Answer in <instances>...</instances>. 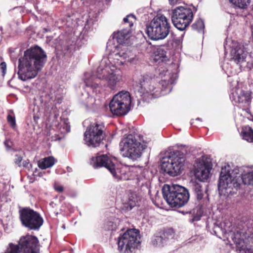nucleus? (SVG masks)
Instances as JSON below:
<instances>
[{"label": "nucleus", "mask_w": 253, "mask_h": 253, "mask_svg": "<svg viewBox=\"0 0 253 253\" xmlns=\"http://www.w3.org/2000/svg\"><path fill=\"white\" fill-rule=\"evenodd\" d=\"M1 237V233L0 232V237Z\"/></svg>", "instance_id": "obj_50"}, {"label": "nucleus", "mask_w": 253, "mask_h": 253, "mask_svg": "<svg viewBox=\"0 0 253 253\" xmlns=\"http://www.w3.org/2000/svg\"><path fill=\"white\" fill-rule=\"evenodd\" d=\"M22 160V158L20 156L17 155H16V158L15 159V163L18 165L19 166H20L21 162Z\"/></svg>", "instance_id": "obj_41"}, {"label": "nucleus", "mask_w": 253, "mask_h": 253, "mask_svg": "<svg viewBox=\"0 0 253 253\" xmlns=\"http://www.w3.org/2000/svg\"><path fill=\"white\" fill-rule=\"evenodd\" d=\"M4 253H39L38 240L31 235L23 236L18 245L10 243Z\"/></svg>", "instance_id": "obj_11"}, {"label": "nucleus", "mask_w": 253, "mask_h": 253, "mask_svg": "<svg viewBox=\"0 0 253 253\" xmlns=\"http://www.w3.org/2000/svg\"><path fill=\"white\" fill-rule=\"evenodd\" d=\"M192 26L194 30L199 32L202 33L204 32L205 25L203 21L201 19L197 20Z\"/></svg>", "instance_id": "obj_34"}, {"label": "nucleus", "mask_w": 253, "mask_h": 253, "mask_svg": "<svg viewBox=\"0 0 253 253\" xmlns=\"http://www.w3.org/2000/svg\"><path fill=\"white\" fill-rule=\"evenodd\" d=\"M169 3L171 5H176L181 3L182 0H169Z\"/></svg>", "instance_id": "obj_42"}, {"label": "nucleus", "mask_w": 253, "mask_h": 253, "mask_svg": "<svg viewBox=\"0 0 253 253\" xmlns=\"http://www.w3.org/2000/svg\"><path fill=\"white\" fill-rule=\"evenodd\" d=\"M190 185L201 207H202L204 205L207 204L208 202V196L206 193V185L201 181L192 180L190 181Z\"/></svg>", "instance_id": "obj_18"}, {"label": "nucleus", "mask_w": 253, "mask_h": 253, "mask_svg": "<svg viewBox=\"0 0 253 253\" xmlns=\"http://www.w3.org/2000/svg\"><path fill=\"white\" fill-rule=\"evenodd\" d=\"M0 69H1L3 75H4L6 71V64L5 62H2L0 63Z\"/></svg>", "instance_id": "obj_37"}, {"label": "nucleus", "mask_w": 253, "mask_h": 253, "mask_svg": "<svg viewBox=\"0 0 253 253\" xmlns=\"http://www.w3.org/2000/svg\"><path fill=\"white\" fill-rule=\"evenodd\" d=\"M61 139V137H57V138H55V139H54V140H57V139H58V140H59V139Z\"/></svg>", "instance_id": "obj_44"}, {"label": "nucleus", "mask_w": 253, "mask_h": 253, "mask_svg": "<svg viewBox=\"0 0 253 253\" xmlns=\"http://www.w3.org/2000/svg\"><path fill=\"white\" fill-rule=\"evenodd\" d=\"M7 122L12 127L15 126L16 122L14 117L11 116V115H8L7 116Z\"/></svg>", "instance_id": "obj_36"}, {"label": "nucleus", "mask_w": 253, "mask_h": 253, "mask_svg": "<svg viewBox=\"0 0 253 253\" xmlns=\"http://www.w3.org/2000/svg\"><path fill=\"white\" fill-rule=\"evenodd\" d=\"M184 162V154L180 151H175L168 157L162 158L161 168L165 173L175 176L181 173Z\"/></svg>", "instance_id": "obj_8"}, {"label": "nucleus", "mask_w": 253, "mask_h": 253, "mask_svg": "<svg viewBox=\"0 0 253 253\" xmlns=\"http://www.w3.org/2000/svg\"><path fill=\"white\" fill-rule=\"evenodd\" d=\"M131 98L129 92L122 90L115 94L111 100L109 107L114 115L124 116L130 111Z\"/></svg>", "instance_id": "obj_10"}, {"label": "nucleus", "mask_w": 253, "mask_h": 253, "mask_svg": "<svg viewBox=\"0 0 253 253\" xmlns=\"http://www.w3.org/2000/svg\"><path fill=\"white\" fill-rule=\"evenodd\" d=\"M96 21V16L89 13L84 15L81 19H78L77 23L78 25H81L84 26V29L86 31H88L92 29L93 25Z\"/></svg>", "instance_id": "obj_21"}, {"label": "nucleus", "mask_w": 253, "mask_h": 253, "mask_svg": "<svg viewBox=\"0 0 253 253\" xmlns=\"http://www.w3.org/2000/svg\"><path fill=\"white\" fill-rule=\"evenodd\" d=\"M26 164H25V165H24V167H26Z\"/></svg>", "instance_id": "obj_47"}, {"label": "nucleus", "mask_w": 253, "mask_h": 253, "mask_svg": "<svg viewBox=\"0 0 253 253\" xmlns=\"http://www.w3.org/2000/svg\"><path fill=\"white\" fill-rule=\"evenodd\" d=\"M86 74H89V76H90V78L93 79L92 84H94V83L96 82V79H98L97 70L96 71V76L92 75L91 72H86L84 74V81L86 86V89L80 96V100L82 104L84 105L86 108H89L93 107V105L95 103L96 100L94 96L89 94V91L91 90L93 93H95V94H97V92H100V89L102 87H109L105 84V83L103 82L101 79H99V80L97 81L99 84L98 87H94L87 85L85 82V79L87 78Z\"/></svg>", "instance_id": "obj_13"}, {"label": "nucleus", "mask_w": 253, "mask_h": 253, "mask_svg": "<svg viewBox=\"0 0 253 253\" xmlns=\"http://www.w3.org/2000/svg\"><path fill=\"white\" fill-rule=\"evenodd\" d=\"M193 124H194L193 120H192V121H191V125H193Z\"/></svg>", "instance_id": "obj_45"}, {"label": "nucleus", "mask_w": 253, "mask_h": 253, "mask_svg": "<svg viewBox=\"0 0 253 253\" xmlns=\"http://www.w3.org/2000/svg\"><path fill=\"white\" fill-rule=\"evenodd\" d=\"M104 126L101 123H95L90 125L84 133L85 144L93 147L98 146L104 137Z\"/></svg>", "instance_id": "obj_16"}, {"label": "nucleus", "mask_w": 253, "mask_h": 253, "mask_svg": "<svg viewBox=\"0 0 253 253\" xmlns=\"http://www.w3.org/2000/svg\"><path fill=\"white\" fill-rule=\"evenodd\" d=\"M170 29L167 18L163 15H158L147 25L146 34L152 40H163L168 36Z\"/></svg>", "instance_id": "obj_7"}, {"label": "nucleus", "mask_w": 253, "mask_h": 253, "mask_svg": "<svg viewBox=\"0 0 253 253\" xmlns=\"http://www.w3.org/2000/svg\"><path fill=\"white\" fill-rule=\"evenodd\" d=\"M155 83L147 77L143 76L139 84L136 85L135 91L144 99H151L158 97L161 95V91L159 87L155 86Z\"/></svg>", "instance_id": "obj_14"}, {"label": "nucleus", "mask_w": 253, "mask_h": 253, "mask_svg": "<svg viewBox=\"0 0 253 253\" xmlns=\"http://www.w3.org/2000/svg\"><path fill=\"white\" fill-rule=\"evenodd\" d=\"M230 98L232 102L240 104V107H247L251 103L250 93L245 92L239 87H235L232 89Z\"/></svg>", "instance_id": "obj_19"}, {"label": "nucleus", "mask_w": 253, "mask_h": 253, "mask_svg": "<svg viewBox=\"0 0 253 253\" xmlns=\"http://www.w3.org/2000/svg\"><path fill=\"white\" fill-rule=\"evenodd\" d=\"M104 227L106 230H115L117 229V225L116 222L109 220L105 223Z\"/></svg>", "instance_id": "obj_35"}, {"label": "nucleus", "mask_w": 253, "mask_h": 253, "mask_svg": "<svg viewBox=\"0 0 253 253\" xmlns=\"http://www.w3.org/2000/svg\"><path fill=\"white\" fill-rule=\"evenodd\" d=\"M138 60V58L130 51L122 49L109 57L102 59L97 68L98 79L94 84H92L93 79L89 74H86L87 78L85 82L87 85L96 87L99 86L97 81L101 79L110 89L115 90L123 82V71L119 66L123 65L126 61L136 64Z\"/></svg>", "instance_id": "obj_1"}, {"label": "nucleus", "mask_w": 253, "mask_h": 253, "mask_svg": "<svg viewBox=\"0 0 253 253\" xmlns=\"http://www.w3.org/2000/svg\"><path fill=\"white\" fill-rule=\"evenodd\" d=\"M63 228H65V226L64 225L63 226Z\"/></svg>", "instance_id": "obj_49"}, {"label": "nucleus", "mask_w": 253, "mask_h": 253, "mask_svg": "<svg viewBox=\"0 0 253 253\" xmlns=\"http://www.w3.org/2000/svg\"><path fill=\"white\" fill-rule=\"evenodd\" d=\"M231 46L226 43L224 45L225 52H226L227 48H231L230 53V60L239 66V68L242 66V64L245 62L247 53L244 50L243 47L237 43H233Z\"/></svg>", "instance_id": "obj_17"}, {"label": "nucleus", "mask_w": 253, "mask_h": 253, "mask_svg": "<svg viewBox=\"0 0 253 253\" xmlns=\"http://www.w3.org/2000/svg\"><path fill=\"white\" fill-rule=\"evenodd\" d=\"M139 231L135 229L127 230L118 238V249L120 253H132L140 243Z\"/></svg>", "instance_id": "obj_9"}, {"label": "nucleus", "mask_w": 253, "mask_h": 253, "mask_svg": "<svg viewBox=\"0 0 253 253\" xmlns=\"http://www.w3.org/2000/svg\"><path fill=\"white\" fill-rule=\"evenodd\" d=\"M211 168L207 165H204L196 172V175L200 181H204L209 177Z\"/></svg>", "instance_id": "obj_24"}, {"label": "nucleus", "mask_w": 253, "mask_h": 253, "mask_svg": "<svg viewBox=\"0 0 253 253\" xmlns=\"http://www.w3.org/2000/svg\"><path fill=\"white\" fill-rule=\"evenodd\" d=\"M164 198L173 208H180L189 201L190 195L187 189L177 184H165L162 188Z\"/></svg>", "instance_id": "obj_5"}, {"label": "nucleus", "mask_w": 253, "mask_h": 253, "mask_svg": "<svg viewBox=\"0 0 253 253\" xmlns=\"http://www.w3.org/2000/svg\"><path fill=\"white\" fill-rule=\"evenodd\" d=\"M115 160L107 155H102L92 157L90 164L94 168L105 167L112 174L113 177L118 180H127L133 177V173L136 169L134 167H128L120 164H115Z\"/></svg>", "instance_id": "obj_4"}, {"label": "nucleus", "mask_w": 253, "mask_h": 253, "mask_svg": "<svg viewBox=\"0 0 253 253\" xmlns=\"http://www.w3.org/2000/svg\"><path fill=\"white\" fill-rule=\"evenodd\" d=\"M167 47L162 45L159 47L154 53V59L156 62H164L169 60L167 55Z\"/></svg>", "instance_id": "obj_23"}, {"label": "nucleus", "mask_w": 253, "mask_h": 253, "mask_svg": "<svg viewBox=\"0 0 253 253\" xmlns=\"http://www.w3.org/2000/svg\"><path fill=\"white\" fill-rule=\"evenodd\" d=\"M235 6L241 9H246L250 5L251 0H229Z\"/></svg>", "instance_id": "obj_31"}, {"label": "nucleus", "mask_w": 253, "mask_h": 253, "mask_svg": "<svg viewBox=\"0 0 253 253\" xmlns=\"http://www.w3.org/2000/svg\"><path fill=\"white\" fill-rule=\"evenodd\" d=\"M167 75L168 76V77L164 79L163 81L166 82V83H167L168 85L169 84H174L177 78V74L175 73L171 74L168 70H163V71H161L159 73V76L162 78L163 77H165ZM162 81L163 82V81Z\"/></svg>", "instance_id": "obj_27"}, {"label": "nucleus", "mask_w": 253, "mask_h": 253, "mask_svg": "<svg viewBox=\"0 0 253 253\" xmlns=\"http://www.w3.org/2000/svg\"><path fill=\"white\" fill-rule=\"evenodd\" d=\"M171 235L170 231H164L155 236L152 240V244L156 247H163L168 243Z\"/></svg>", "instance_id": "obj_20"}, {"label": "nucleus", "mask_w": 253, "mask_h": 253, "mask_svg": "<svg viewBox=\"0 0 253 253\" xmlns=\"http://www.w3.org/2000/svg\"><path fill=\"white\" fill-rule=\"evenodd\" d=\"M19 214L22 225L31 230H38L43 224V219L40 214L30 208L20 210Z\"/></svg>", "instance_id": "obj_15"}, {"label": "nucleus", "mask_w": 253, "mask_h": 253, "mask_svg": "<svg viewBox=\"0 0 253 253\" xmlns=\"http://www.w3.org/2000/svg\"><path fill=\"white\" fill-rule=\"evenodd\" d=\"M47 61V55L40 47L35 46L24 51L18 60V78L22 81L35 78Z\"/></svg>", "instance_id": "obj_3"}, {"label": "nucleus", "mask_w": 253, "mask_h": 253, "mask_svg": "<svg viewBox=\"0 0 253 253\" xmlns=\"http://www.w3.org/2000/svg\"><path fill=\"white\" fill-rule=\"evenodd\" d=\"M135 21V17L132 14L127 15L123 19V24L128 26L129 29L133 26V23Z\"/></svg>", "instance_id": "obj_32"}, {"label": "nucleus", "mask_w": 253, "mask_h": 253, "mask_svg": "<svg viewBox=\"0 0 253 253\" xmlns=\"http://www.w3.org/2000/svg\"><path fill=\"white\" fill-rule=\"evenodd\" d=\"M196 121H199L200 122L202 121V119L200 118H197L196 119Z\"/></svg>", "instance_id": "obj_43"}, {"label": "nucleus", "mask_w": 253, "mask_h": 253, "mask_svg": "<svg viewBox=\"0 0 253 253\" xmlns=\"http://www.w3.org/2000/svg\"><path fill=\"white\" fill-rule=\"evenodd\" d=\"M241 135L243 138L248 142H251L253 140V130L248 126L242 127Z\"/></svg>", "instance_id": "obj_29"}, {"label": "nucleus", "mask_w": 253, "mask_h": 253, "mask_svg": "<svg viewBox=\"0 0 253 253\" xmlns=\"http://www.w3.org/2000/svg\"><path fill=\"white\" fill-rule=\"evenodd\" d=\"M140 200V197L138 196L136 194H131L129 197L128 201L130 208L132 209L133 207L136 206Z\"/></svg>", "instance_id": "obj_33"}, {"label": "nucleus", "mask_w": 253, "mask_h": 253, "mask_svg": "<svg viewBox=\"0 0 253 253\" xmlns=\"http://www.w3.org/2000/svg\"><path fill=\"white\" fill-rule=\"evenodd\" d=\"M55 190L58 192L61 193L63 191L64 187L63 186L58 184H55L54 186Z\"/></svg>", "instance_id": "obj_39"}, {"label": "nucleus", "mask_w": 253, "mask_h": 253, "mask_svg": "<svg viewBox=\"0 0 253 253\" xmlns=\"http://www.w3.org/2000/svg\"><path fill=\"white\" fill-rule=\"evenodd\" d=\"M193 16L191 9L178 6L172 10L171 21L177 29L183 31L191 23Z\"/></svg>", "instance_id": "obj_12"}, {"label": "nucleus", "mask_w": 253, "mask_h": 253, "mask_svg": "<svg viewBox=\"0 0 253 253\" xmlns=\"http://www.w3.org/2000/svg\"><path fill=\"white\" fill-rule=\"evenodd\" d=\"M4 145L7 149H9L12 146V142L9 139H6L4 142Z\"/></svg>", "instance_id": "obj_38"}, {"label": "nucleus", "mask_w": 253, "mask_h": 253, "mask_svg": "<svg viewBox=\"0 0 253 253\" xmlns=\"http://www.w3.org/2000/svg\"><path fill=\"white\" fill-rule=\"evenodd\" d=\"M241 183L253 186V170L243 171L242 168L230 170L229 165L222 167L218 184L220 196H228L236 192Z\"/></svg>", "instance_id": "obj_2"}, {"label": "nucleus", "mask_w": 253, "mask_h": 253, "mask_svg": "<svg viewBox=\"0 0 253 253\" xmlns=\"http://www.w3.org/2000/svg\"><path fill=\"white\" fill-rule=\"evenodd\" d=\"M56 162L53 157L49 156L40 160L38 162V166L41 169H44L52 167Z\"/></svg>", "instance_id": "obj_26"}, {"label": "nucleus", "mask_w": 253, "mask_h": 253, "mask_svg": "<svg viewBox=\"0 0 253 253\" xmlns=\"http://www.w3.org/2000/svg\"><path fill=\"white\" fill-rule=\"evenodd\" d=\"M222 69L225 71V72L227 75L228 77H230V75L228 74V72L231 74H232L233 73L232 71H228V64H224V65L222 67Z\"/></svg>", "instance_id": "obj_40"}, {"label": "nucleus", "mask_w": 253, "mask_h": 253, "mask_svg": "<svg viewBox=\"0 0 253 253\" xmlns=\"http://www.w3.org/2000/svg\"><path fill=\"white\" fill-rule=\"evenodd\" d=\"M57 128L61 134H65L69 132L70 131V126L68 119H62Z\"/></svg>", "instance_id": "obj_30"}, {"label": "nucleus", "mask_w": 253, "mask_h": 253, "mask_svg": "<svg viewBox=\"0 0 253 253\" xmlns=\"http://www.w3.org/2000/svg\"><path fill=\"white\" fill-rule=\"evenodd\" d=\"M44 30L46 32H47V30L46 29H44Z\"/></svg>", "instance_id": "obj_46"}, {"label": "nucleus", "mask_w": 253, "mask_h": 253, "mask_svg": "<svg viewBox=\"0 0 253 253\" xmlns=\"http://www.w3.org/2000/svg\"><path fill=\"white\" fill-rule=\"evenodd\" d=\"M26 164H25V165H24V167H26Z\"/></svg>", "instance_id": "obj_48"}, {"label": "nucleus", "mask_w": 253, "mask_h": 253, "mask_svg": "<svg viewBox=\"0 0 253 253\" xmlns=\"http://www.w3.org/2000/svg\"><path fill=\"white\" fill-rule=\"evenodd\" d=\"M149 172L148 171L143 172L142 177L140 176V177L138 178V184L143 188L145 187L148 192L150 193L151 179L148 175L146 176V175ZM143 190H145V189H143Z\"/></svg>", "instance_id": "obj_25"}, {"label": "nucleus", "mask_w": 253, "mask_h": 253, "mask_svg": "<svg viewBox=\"0 0 253 253\" xmlns=\"http://www.w3.org/2000/svg\"><path fill=\"white\" fill-rule=\"evenodd\" d=\"M130 32V29L126 28L117 33H114L113 37V40L120 44H125L127 42L129 38Z\"/></svg>", "instance_id": "obj_22"}, {"label": "nucleus", "mask_w": 253, "mask_h": 253, "mask_svg": "<svg viewBox=\"0 0 253 253\" xmlns=\"http://www.w3.org/2000/svg\"><path fill=\"white\" fill-rule=\"evenodd\" d=\"M46 97L48 98L49 101L56 102V103H60L62 97V90L61 89H57L52 88L49 93L46 95Z\"/></svg>", "instance_id": "obj_28"}, {"label": "nucleus", "mask_w": 253, "mask_h": 253, "mask_svg": "<svg viewBox=\"0 0 253 253\" xmlns=\"http://www.w3.org/2000/svg\"><path fill=\"white\" fill-rule=\"evenodd\" d=\"M142 141V137L137 133L129 134L124 137L120 143L123 156L133 161L140 158L144 149Z\"/></svg>", "instance_id": "obj_6"}]
</instances>
